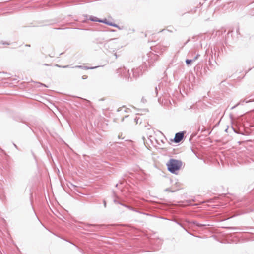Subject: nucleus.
<instances>
[{"instance_id":"nucleus-1","label":"nucleus","mask_w":254,"mask_h":254,"mask_svg":"<svg viewBox=\"0 0 254 254\" xmlns=\"http://www.w3.org/2000/svg\"><path fill=\"white\" fill-rule=\"evenodd\" d=\"M168 170L172 173H175L176 172L179 170L182 165V162L180 160H176L175 159H170L167 163Z\"/></svg>"},{"instance_id":"nucleus-2","label":"nucleus","mask_w":254,"mask_h":254,"mask_svg":"<svg viewBox=\"0 0 254 254\" xmlns=\"http://www.w3.org/2000/svg\"><path fill=\"white\" fill-rule=\"evenodd\" d=\"M158 59V56L157 55L155 54L152 52L148 53L143 57L145 67H147L148 65H152L153 63L157 61Z\"/></svg>"},{"instance_id":"nucleus-3","label":"nucleus","mask_w":254,"mask_h":254,"mask_svg":"<svg viewBox=\"0 0 254 254\" xmlns=\"http://www.w3.org/2000/svg\"><path fill=\"white\" fill-rule=\"evenodd\" d=\"M117 72L118 73H120L121 74V75L125 78L126 79L131 80H132L133 78H134L133 77V74L132 72H131V70L129 71L128 69H127L126 68H119L117 70Z\"/></svg>"},{"instance_id":"nucleus-4","label":"nucleus","mask_w":254,"mask_h":254,"mask_svg":"<svg viewBox=\"0 0 254 254\" xmlns=\"http://www.w3.org/2000/svg\"><path fill=\"white\" fill-rule=\"evenodd\" d=\"M146 68V67H145V66H140L136 69H132L131 70V72H132L133 77L134 78H136L139 76V75L142 73V71L145 70Z\"/></svg>"},{"instance_id":"nucleus-5","label":"nucleus","mask_w":254,"mask_h":254,"mask_svg":"<svg viewBox=\"0 0 254 254\" xmlns=\"http://www.w3.org/2000/svg\"><path fill=\"white\" fill-rule=\"evenodd\" d=\"M184 137V133L183 132H178L175 134L174 141L175 143L180 142Z\"/></svg>"},{"instance_id":"nucleus-6","label":"nucleus","mask_w":254,"mask_h":254,"mask_svg":"<svg viewBox=\"0 0 254 254\" xmlns=\"http://www.w3.org/2000/svg\"><path fill=\"white\" fill-rule=\"evenodd\" d=\"M100 22L105 23L107 25L112 26L115 27H117L118 25L115 23H113L112 22H109L106 19L104 20H100Z\"/></svg>"},{"instance_id":"nucleus-7","label":"nucleus","mask_w":254,"mask_h":254,"mask_svg":"<svg viewBox=\"0 0 254 254\" xmlns=\"http://www.w3.org/2000/svg\"><path fill=\"white\" fill-rule=\"evenodd\" d=\"M88 225L89 227L93 226V227H95V229L93 230L94 231H97L98 230V229H99L100 228H101L103 226V225H102L88 224Z\"/></svg>"},{"instance_id":"nucleus-8","label":"nucleus","mask_w":254,"mask_h":254,"mask_svg":"<svg viewBox=\"0 0 254 254\" xmlns=\"http://www.w3.org/2000/svg\"><path fill=\"white\" fill-rule=\"evenodd\" d=\"M97 67L98 66L88 67L87 66H82L81 65H77V66H75L76 68H82V69H93L97 68Z\"/></svg>"},{"instance_id":"nucleus-9","label":"nucleus","mask_w":254,"mask_h":254,"mask_svg":"<svg viewBox=\"0 0 254 254\" xmlns=\"http://www.w3.org/2000/svg\"><path fill=\"white\" fill-rule=\"evenodd\" d=\"M89 19L91 21H94V22H100V19H99L97 17L93 16H90Z\"/></svg>"},{"instance_id":"nucleus-10","label":"nucleus","mask_w":254,"mask_h":254,"mask_svg":"<svg viewBox=\"0 0 254 254\" xmlns=\"http://www.w3.org/2000/svg\"><path fill=\"white\" fill-rule=\"evenodd\" d=\"M162 86H163V84L160 83L158 87H155V92H156V95H157V94H158V89L160 90L161 88L162 87Z\"/></svg>"},{"instance_id":"nucleus-11","label":"nucleus","mask_w":254,"mask_h":254,"mask_svg":"<svg viewBox=\"0 0 254 254\" xmlns=\"http://www.w3.org/2000/svg\"><path fill=\"white\" fill-rule=\"evenodd\" d=\"M192 61H193V60L187 59L186 60V63L187 64H189L190 63H191Z\"/></svg>"},{"instance_id":"nucleus-12","label":"nucleus","mask_w":254,"mask_h":254,"mask_svg":"<svg viewBox=\"0 0 254 254\" xmlns=\"http://www.w3.org/2000/svg\"><path fill=\"white\" fill-rule=\"evenodd\" d=\"M139 119H140V118L139 117L138 118L137 117L134 119V121L137 124L139 123Z\"/></svg>"},{"instance_id":"nucleus-13","label":"nucleus","mask_w":254,"mask_h":254,"mask_svg":"<svg viewBox=\"0 0 254 254\" xmlns=\"http://www.w3.org/2000/svg\"><path fill=\"white\" fill-rule=\"evenodd\" d=\"M253 101H254V99H251V100H245V101H243V102H245L246 103H249V102H253Z\"/></svg>"},{"instance_id":"nucleus-14","label":"nucleus","mask_w":254,"mask_h":254,"mask_svg":"<svg viewBox=\"0 0 254 254\" xmlns=\"http://www.w3.org/2000/svg\"><path fill=\"white\" fill-rule=\"evenodd\" d=\"M241 103L239 102L238 103V104H237L236 105L233 106L232 108H231V109H234V108H235L237 106H238L239 104H240Z\"/></svg>"},{"instance_id":"nucleus-15","label":"nucleus","mask_w":254,"mask_h":254,"mask_svg":"<svg viewBox=\"0 0 254 254\" xmlns=\"http://www.w3.org/2000/svg\"><path fill=\"white\" fill-rule=\"evenodd\" d=\"M199 56V55L197 54L196 56L195 57V58L193 59V61H194L196 59H197Z\"/></svg>"},{"instance_id":"nucleus-16","label":"nucleus","mask_w":254,"mask_h":254,"mask_svg":"<svg viewBox=\"0 0 254 254\" xmlns=\"http://www.w3.org/2000/svg\"><path fill=\"white\" fill-rule=\"evenodd\" d=\"M82 78L83 79H87V75H83V76L82 77Z\"/></svg>"},{"instance_id":"nucleus-17","label":"nucleus","mask_w":254,"mask_h":254,"mask_svg":"<svg viewBox=\"0 0 254 254\" xmlns=\"http://www.w3.org/2000/svg\"><path fill=\"white\" fill-rule=\"evenodd\" d=\"M104 205L105 207H106V203L105 201H104Z\"/></svg>"},{"instance_id":"nucleus-18","label":"nucleus","mask_w":254,"mask_h":254,"mask_svg":"<svg viewBox=\"0 0 254 254\" xmlns=\"http://www.w3.org/2000/svg\"><path fill=\"white\" fill-rule=\"evenodd\" d=\"M69 67V65H66V66H63V68H67V67Z\"/></svg>"},{"instance_id":"nucleus-19","label":"nucleus","mask_w":254,"mask_h":254,"mask_svg":"<svg viewBox=\"0 0 254 254\" xmlns=\"http://www.w3.org/2000/svg\"><path fill=\"white\" fill-rule=\"evenodd\" d=\"M165 191H170V190H169V189H168V188L166 189H165Z\"/></svg>"},{"instance_id":"nucleus-20","label":"nucleus","mask_w":254,"mask_h":254,"mask_svg":"<svg viewBox=\"0 0 254 254\" xmlns=\"http://www.w3.org/2000/svg\"><path fill=\"white\" fill-rule=\"evenodd\" d=\"M197 226H204V225L199 224H197Z\"/></svg>"},{"instance_id":"nucleus-21","label":"nucleus","mask_w":254,"mask_h":254,"mask_svg":"<svg viewBox=\"0 0 254 254\" xmlns=\"http://www.w3.org/2000/svg\"><path fill=\"white\" fill-rule=\"evenodd\" d=\"M178 225H179L180 226L183 227L182 224L180 223H178Z\"/></svg>"},{"instance_id":"nucleus-22","label":"nucleus","mask_w":254,"mask_h":254,"mask_svg":"<svg viewBox=\"0 0 254 254\" xmlns=\"http://www.w3.org/2000/svg\"><path fill=\"white\" fill-rule=\"evenodd\" d=\"M114 202H115V203H119V202H118L117 200H114Z\"/></svg>"},{"instance_id":"nucleus-23","label":"nucleus","mask_w":254,"mask_h":254,"mask_svg":"<svg viewBox=\"0 0 254 254\" xmlns=\"http://www.w3.org/2000/svg\"><path fill=\"white\" fill-rule=\"evenodd\" d=\"M142 101L143 102H144V101H145V99H143V98H142Z\"/></svg>"},{"instance_id":"nucleus-24","label":"nucleus","mask_w":254,"mask_h":254,"mask_svg":"<svg viewBox=\"0 0 254 254\" xmlns=\"http://www.w3.org/2000/svg\"><path fill=\"white\" fill-rule=\"evenodd\" d=\"M142 101L143 102H144V101H145V99H143V98H142Z\"/></svg>"},{"instance_id":"nucleus-25","label":"nucleus","mask_w":254,"mask_h":254,"mask_svg":"<svg viewBox=\"0 0 254 254\" xmlns=\"http://www.w3.org/2000/svg\"><path fill=\"white\" fill-rule=\"evenodd\" d=\"M158 100H159V102H160L161 101V99H159Z\"/></svg>"},{"instance_id":"nucleus-26","label":"nucleus","mask_w":254,"mask_h":254,"mask_svg":"<svg viewBox=\"0 0 254 254\" xmlns=\"http://www.w3.org/2000/svg\"><path fill=\"white\" fill-rule=\"evenodd\" d=\"M15 147H17L16 145L15 144H14Z\"/></svg>"}]
</instances>
